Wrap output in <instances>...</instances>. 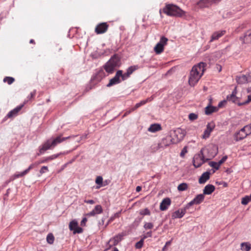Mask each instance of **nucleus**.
<instances>
[{
    "label": "nucleus",
    "mask_w": 251,
    "mask_h": 251,
    "mask_svg": "<svg viewBox=\"0 0 251 251\" xmlns=\"http://www.w3.org/2000/svg\"><path fill=\"white\" fill-rule=\"evenodd\" d=\"M247 91L248 93L249 92H251V87L249 88L248 89H247Z\"/></svg>",
    "instance_id": "338daca9"
},
{
    "label": "nucleus",
    "mask_w": 251,
    "mask_h": 251,
    "mask_svg": "<svg viewBox=\"0 0 251 251\" xmlns=\"http://www.w3.org/2000/svg\"><path fill=\"white\" fill-rule=\"evenodd\" d=\"M243 43L248 44L251 42V29L247 31L243 37H240Z\"/></svg>",
    "instance_id": "dca6fc26"
},
{
    "label": "nucleus",
    "mask_w": 251,
    "mask_h": 251,
    "mask_svg": "<svg viewBox=\"0 0 251 251\" xmlns=\"http://www.w3.org/2000/svg\"><path fill=\"white\" fill-rule=\"evenodd\" d=\"M227 158V156L226 155L223 156V158L219 161L218 162L220 166H221L224 162H225Z\"/></svg>",
    "instance_id": "3c124183"
},
{
    "label": "nucleus",
    "mask_w": 251,
    "mask_h": 251,
    "mask_svg": "<svg viewBox=\"0 0 251 251\" xmlns=\"http://www.w3.org/2000/svg\"><path fill=\"white\" fill-rule=\"evenodd\" d=\"M144 243V239L142 238L139 242H137L135 244V248L136 249H141L143 246Z\"/></svg>",
    "instance_id": "ea45409f"
},
{
    "label": "nucleus",
    "mask_w": 251,
    "mask_h": 251,
    "mask_svg": "<svg viewBox=\"0 0 251 251\" xmlns=\"http://www.w3.org/2000/svg\"><path fill=\"white\" fill-rule=\"evenodd\" d=\"M71 137H72L68 136L67 137H62L61 136H59L52 140H48L40 148L39 153H38V155H39L40 154L43 153L47 150L55 147L58 144Z\"/></svg>",
    "instance_id": "7ed1b4c3"
},
{
    "label": "nucleus",
    "mask_w": 251,
    "mask_h": 251,
    "mask_svg": "<svg viewBox=\"0 0 251 251\" xmlns=\"http://www.w3.org/2000/svg\"><path fill=\"white\" fill-rule=\"evenodd\" d=\"M65 154V153H57V154H53L51 156H50L47 157L46 160L48 161V160L54 159L58 157L60 154Z\"/></svg>",
    "instance_id": "e433bc0d"
},
{
    "label": "nucleus",
    "mask_w": 251,
    "mask_h": 251,
    "mask_svg": "<svg viewBox=\"0 0 251 251\" xmlns=\"http://www.w3.org/2000/svg\"><path fill=\"white\" fill-rule=\"evenodd\" d=\"M251 101V94L248 96V100L244 103H248Z\"/></svg>",
    "instance_id": "13d9d810"
},
{
    "label": "nucleus",
    "mask_w": 251,
    "mask_h": 251,
    "mask_svg": "<svg viewBox=\"0 0 251 251\" xmlns=\"http://www.w3.org/2000/svg\"><path fill=\"white\" fill-rule=\"evenodd\" d=\"M77 226V223L76 221L73 220L69 224V228L70 230H74Z\"/></svg>",
    "instance_id": "72a5a7b5"
},
{
    "label": "nucleus",
    "mask_w": 251,
    "mask_h": 251,
    "mask_svg": "<svg viewBox=\"0 0 251 251\" xmlns=\"http://www.w3.org/2000/svg\"><path fill=\"white\" fill-rule=\"evenodd\" d=\"M210 173L208 172H204L202 174L199 179V182L200 184H203L209 179Z\"/></svg>",
    "instance_id": "412c9836"
},
{
    "label": "nucleus",
    "mask_w": 251,
    "mask_h": 251,
    "mask_svg": "<svg viewBox=\"0 0 251 251\" xmlns=\"http://www.w3.org/2000/svg\"><path fill=\"white\" fill-rule=\"evenodd\" d=\"M204 199V195L203 194H199L194 199L195 204H199L201 203Z\"/></svg>",
    "instance_id": "a878e982"
},
{
    "label": "nucleus",
    "mask_w": 251,
    "mask_h": 251,
    "mask_svg": "<svg viewBox=\"0 0 251 251\" xmlns=\"http://www.w3.org/2000/svg\"><path fill=\"white\" fill-rule=\"evenodd\" d=\"M236 88L235 87L233 90L232 93L227 96L226 100L235 103H238V98L236 96Z\"/></svg>",
    "instance_id": "2eb2a0df"
},
{
    "label": "nucleus",
    "mask_w": 251,
    "mask_h": 251,
    "mask_svg": "<svg viewBox=\"0 0 251 251\" xmlns=\"http://www.w3.org/2000/svg\"><path fill=\"white\" fill-rule=\"evenodd\" d=\"M35 95V92H33L30 93V98H32Z\"/></svg>",
    "instance_id": "e2e57ef3"
},
{
    "label": "nucleus",
    "mask_w": 251,
    "mask_h": 251,
    "mask_svg": "<svg viewBox=\"0 0 251 251\" xmlns=\"http://www.w3.org/2000/svg\"><path fill=\"white\" fill-rule=\"evenodd\" d=\"M251 249V245L248 243H243L241 245L242 251H249Z\"/></svg>",
    "instance_id": "c85d7f7f"
},
{
    "label": "nucleus",
    "mask_w": 251,
    "mask_h": 251,
    "mask_svg": "<svg viewBox=\"0 0 251 251\" xmlns=\"http://www.w3.org/2000/svg\"><path fill=\"white\" fill-rule=\"evenodd\" d=\"M209 1V0H200L198 4L201 7H207L211 5Z\"/></svg>",
    "instance_id": "c756f323"
},
{
    "label": "nucleus",
    "mask_w": 251,
    "mask_h": 251,
    "mask_svg": "<svg viewBox=\"0 0 251 251\" xmlns=\"http://www.w3.org/2000/svg\"><path fill=\"white\" fill-rule=\"evenodd\" d=\"M103 178L101 176H98L96 179V183L99 186L97 187V188H100L102 186Z\"/></svg>",
    "instance_id": "2f4dec72"
},
{
    "label": "nucleus",
    "mask_w": 251,
    "mask_h": 251,
    "mask_svg": "<svg viewBox=\"0 0 251 251\" xmlns=\"http://www.w3.org/2000/svg\"><path fill=\"white\" fill-rule=\"evenodd\" d=\"M214 127L215 125L214 123H208L206 126V128L204 131L203 134L202 135V138L203 139H206L208 138Z\"/></svg>",
    "instance_id": "1a4fd4ad"
},
{
    "label": "nucleus",
    "mask_w": 251,
    "mask_h": 251,
    "mask_svg": "<svg viewBox=\"0 0 251 251\" xmlns=\"http://www.w3.org/2000/svg\"><path fill=\"white\" fill-rule=\"evenodd\" d=\"M236 80L238 84H241L251 82V73L237 76Z\"/></svg>",
    "instance_id": "423d86ee"
},
{
    "label": "nucleus",
    "mask_w": 251,
    "mask_h": 251,
    "mask_svg": "<svg viewBox=\"0 0 251 251\" xmlns=\"http://www.w3.org/2000/svg\"><path fill=\"white\" fill-rule=\"evenodd\" d=\"M166 251V246H164L162 249V251Z\"/></svg>",
    "instance_id": "69168bd1"
},
{
    "label": "nucleus",
    "mask_w": 251,
    "mask_h": 251,
    "mask_svg": "<svg viewBox=\"0 0 251 251\" xmlns=\"http://www.w3.org/2000/svg\"><path fill=\"white\" fill-rule=\"evenodd\" d=\"M168 39L164 36L161 37L159 42L154 48V50L157 54L161 53L164 50V47L167 43Z\"/></svg>",
    "instance_id": "39448f33"
},
{
    "label": "nucleus",
    "mask_w": 251,
    "mask_h": 251,
    "mask_svg": "<svg viewBox=\"0 0 251 251\" xmlns=\"http://www.w3.org/2000/svg\"><path fill=\"white\" fill-rule=\"evenodd\" d=\"M215 186L212 184L206 185L203 190V194L204 195H210L215 190Z\"/></svg>",
    "instance_id": "6ab92c4d"
},
{
    "label": "nucleus",
    "mask_w": 251,
    "mask_h": 251,
    "mask_svg": "<svg viewBox=\"0 0 251 251\" xmlns=\"http://www.w3.org/2000/svg\"><path fill=\"white\" fill-rule=\"evenodd\" d=\"M188 188V185L186 183H182L177 186V190L179 191H183L186 190Z\"/></svg>",
    "instance_id": "7c9ffc66"
},
{
    "label": "nucleus",
    "mask_w": 251,
    "mask_h": 251,
    "mask_svg": "<svg viewBox=\"0 0 251 251\" xmlns=\"http://www.w3.org/2000/svg\"><path fill=\"white\" fill-rule=\"evenodd\" d=\"M163 12L169 16L182 17L185 14V12L177 6L173 4H167L163 9Z\"/></svg>",
    "instance_id": "20e7f679"
},
{
    "label": "nucleus",
    "mask_w": 251,
    "mask_h": 251,
    "mask_svg": "<svg viewBox=\"0 0 251 251\" xmlns=\"http://www.w3.org/2000/svg\"><path fill=\"white\" fill-rule=\"evenodd\" d=\"M104 69L106 72L109 74H111L113 72L115 69L112 65L109 64L108 62L104 66Z\"/></svg>",
    "instance_id": "cd10ccee"
},
{
    "label": "nucleus",
    "mask_w": 251,
    "mask_h": 251,
    "mask_svg": "<svg viewBox=\"0 0 251 251\" xmlns=\"http://www.w3.org/2000/svg\"><path fill=\"white\" fill-rule=\"evenodd\" d=\"M198 117V115L194 113H191L189 115V119L190 121L195 120Z\"/></svg>",
    "instance_id": "a19ab883"
},
{
    "label": "nucleus",
    "mask_w": 251,
    "mask_h": 251,
    "mask_svg": "<svg viewBox=\"0 0 251 251\" xmlns=\"http://www.w3.org/2000/svg\"><path fill=\"white\" fill-rule=\"evenodd\" d=\"M171 244V241H168L166 243V244L165 246L167 247V246H169Z\"/></svg>",
    "instance_id": "0e129e2a"
},
{
    "label": "nucleus",
    "mask_w": 251,
    "mask_h": 251,
    "mask_svg": "<svg viewBox=\"0 0 251 251\" xmlns=\"http://www.w3.org/2000/svg\"><path fill=\"white\" fill-rule=\"evenodd\" d=\"M250 201H251V200L249 198V197L246 196L242 198L241 203L243 205H247Z\"/></svg>",
    "instance_id": "58836bf2"
},
{
    "label": "nucleus",
    "mask_w": 251,
    "mask_h": 251,
    "mask_svg": "<svg viewBox=\"0 0 251 251\" xmlns=\"http://www.w3.org/2000/svg\"><path fill=\"white\" fill-rule=\"evenodd\" d=\"M171 203V201L170 198H166L164 199L160 204V209L161 211H165L167 210Z\"/></svg>",
    "instance_id": "ddd939ff"
},
{
    "label": "nucleus",
    "mask_w": 251,
    "mask_h": 251,
    "mask_svg": "<svg viewBox=\"0 0 251 251\" xmlns=\"http://www.w3.org/2000/svg\"><path fill=\"white\" fill-rule=\"evenodd\" d=\"M161 129V126L158 124H152L148 128V131L154 133L160 130Z\"/></svg>",
    "instance_id": "b1692460"
},
{
    "label": "nucleus",
    "mask_w": 251,
    "mask_h": 251,
    "mask_svg": "<svg viewBox=\"0 0 251 251\" xmlns=\"http://www.w3.org/2000/svg\"><path fill=\"white\" fill-rule=\"evenodd\" d=\"M222 184L223 185L224 187H226L227 186V183L226 182L222 181Z\"/></svg>",
    "instance_id": "680f3d73"
},
{
    "label": "nucleus",
    "mask_w": 251,
    "mask_h": 251,
    "mask_svg": "<svg viewBox=\"0 0 251 251\" xmlns=\"http://www.w3.org/2000/svg\"><path fill=\"white\" fill-rule=\"evenodd\" d=\"M140 214L142 215H150L151 212L148 208L142 209L140 211Z\"/></svg>",
    "instance_id": "4c0bfd02"
},
{
    "label": "nucleus",
    "mask_w": 251,
    "mask_h": 251,
    "mask_svg": "<svg viewBox=\"0 0 251 251\" xmlns=\"http://www.w3.org/2000/svg\"><path fill=\"white\" fill-rule=\"evenodd\" d=\"M23 106V105H21L16 107L15 108L8 112L6 116L8 118H13L16 116L17 115L18 113L22 109Z\"/></svg>",
    "instance_id": "a211bd4d"
},
{
    "label": "nucleus",
    "mask_w": 251,
    "mask_h": 251,
    "mask_svg": "<svg viewBox=\"0 0 251 251\" xmlns=\"http://www.w3.org/2000/svg\"><path fill=\"white\" fill-rule=\"evenodd\" d=\"M209 2L210 3V5H212V4H216L218 2H219L221 0H209Z\"/></svg>",
    "instance_id": "5fc2aeb1"
},
{
    "label": "nucleus",
    "mask_w": 251,
    "mask_h": 251,
    "mask_svg": "<svg viewBox=\"0 0 251 251\" xmlns=\"http://www.w3.org/2000/svg\"><path fill=\"white\" fill-rule=\"evenodd\" d=\"M152 236V232L151 231H149L147 232L144 235L143 238V239L144 240L145 239L148 238V237H151Z\"/></svg>",
    "instance_id": "864d4df0"
},
{
    "label": "nucleus",
    "mask_w": 251,
    "mask_h": 251,
    "mask_svg": "<svg viewBox=\"0 0 251 251\" xmlns=\"http://www.w3.org/2000/svg\"><path fill=\"white\" fill-rule=\"evenodd\" d=\"M207 150L208 152L210 151H212V152L208 155V158H205L203 155V151L204 150L203 149H201L200 152L194 155L193 160V163L195 168L200 167L206 161L213 158L217 154L218 152V149L215 146L209 148Z\"/></svg>",
    "instance_id": "f257e3e1"
},
{
    "label": "nucleus",
    "mask_w": 251,
    "mask_h": 251,
    "mask_svg": "<svg viewBox=\"0 0 251 251\" xmlns=\"http://www.w3.org/2000/svg\"><path fill=\"white\" fill-rule=\"evenodd\" d=\"M33 167V165L31 164L29 166V167L27 169H26L24 171H23L21 173H18L15 174L14 176V178H18V177H22V176H25L29 171V170H30L31 169H32Z\"/></svg>",
    "instance_id": "393cba45"
},
{
    "label": "nucleus",
    "mask_w": 251,
    "mask_h": 251,
    "mask_svg": "<svg viewBox=\"0 0 251 251\" xmlns=\"http://www.w3.org/2000/svg\"><path fill=\"white\" fill-rule=\"evenodd\" d=\"M132 111L131 110V109L128 111H127L125 112V113L124 114V116H125L126 115H127V114H129L130 112H131Z\"/></svg>",
    "instance_id": "052dcab7"
},
{
    "label": "nucleus",
    "mask_w": 251,
    "mask_h": 251,
    "mask_svg": "<svg viewBox=\"0 0 251 251\" xmlns=\"http://www.w3.org/2000/svg\"><path fill=\"white\" fill-rule=\"evenodd\" d=\"M153 226V224L151 223H146L144 224V227L145 229H151Z\"/></svg>",
    "instance_id": "a18cd8bd"
},
{
    "label": "nucleus",
    "mask_w": 251,
    "mask_h": 251,
    "mask_svg": "<svg viewBox=\"0 0 251 251\" xmlns=\"http://www.w3.org/2000/svg\"><path fill=\"white\" fill-rule=\"evenodd\" d=\"M130 75L129 74H127V72L123 74V71H122V75L121 76V77L122 78V80H125L128 78Z\"/></svg>",
    "instance_id": "c03bdc74"
},
{
    "label": "nucleus",
    "mask_w": 251,
    "mask_h": 251,
    "mask_svg": "<svg viewBox=\"0 0 251 251\" xmlns=\"http://www.w3.org/2000/svg\"><path fill=\"white\" fill-rule=\"evenodd\" d=\"M141 189H142V188L140 186H138L136 188V192H140L141 190Z\"/></svg>",
    "instance_id": "bf43d9fd"
},
{
    "label": "nucleus",
    "mask_w": 251,
    "mask_h": 251,
    "mask_svg": "<svg viewBox=\"0 0 251 251\" xmlns=\"http://www.w3.org/2000/svg\"><path fill=\"white\" fill-rule=\"evenodd\" d=\"M153 99V96L146 99V100H142L140 102L137 103L134 107L131 108L132 111H134L139 107L145 104L146 103L151 101Z\"/></svg>",
    "instance_id": "f3484780"
},
{
    "label": "nucleus",
    "mask_w": 251,
    "mask_h": 251,
    "mask_svg": "<svg viewBox=\"0 0 251 251\" xmlns=\"http://www.w3.org/2000/svg\"><path fill=\"white\" fill-rule=\"evenodd\" d=\"M48 171V168L47 166H43L40 171V173L41 174H42L46 173Z\"/></svg>",
    "instance_id": "8fccbe9b"
},
{
    "label": "nucleus",
    "mask_w": 251,
    "mask_h": 251,
    "mask_svg": "<svg viewBox=\"0 0 251 251\" xmlns=\"http://www.w3.org/2000/svg\"><path fill=\"white\" fill-rule=\"evenodd\" d=\"M108 28V25L106 23L99 24L95 28V32L97 34H102L105 32Z\"/></svg>",
    "instance_id": "f8f14e48"
},
{
    "label": "nucleus",
    "mask_w": 251,
    "mask_h": 251,
    "mask_svg": "<svg viewBox=\"0 0 251 251\" xmlns=\"http://www.w3.org/2000/svg\"><path fill=\"white\" fill-rule=\"evenodd\" d=\"M248 135H249V134L246 132L245 129L243 127L240 131L235 134L234 138L236 141H238L243 140Z\"/></svg>",
    "instance_id": "9d476101"
},
{
    "label": "nucleus",
    "mask_w": 251,
    "mask_h": 251,
    "mask_svg": "<svg viewBox=\"0 0 251 251\" xmlns=\"http://www.w3.org/2000/svg\"><path fill=\"white\" fill-rule=\"evenodd\" d=\"M209 165L212 168H214L216 170H218L220 168V165L218 162L211 161L209 163Z\"/></svg>",
    "instance_id": "f704fd0d"
},
{
    "label": "nucleus",
    "mask_w": 251,
    "mask_h": 251,
    "mask_svg": "<svg viewBox=\"0 0 251 251\" xmlns=\"http://www.w3.org/2000/svg\"><path fill=\"white\" fill-rule=\"evenodd\" d=\"M84 202L86 203H89V204H94L95 203V201L92 200H85Z\"/></svg>",
    "instance_id": "4d7b16f0"
},
{
    "label": "nucleus",
    "mask_w": 251,
    "mask_h": 251,
    "mask_svg": "<svg viewBox=\"0 0 251 251\" xmlns=\"http://www.w3.org/2000/svg\"><path fill=\"white\" fill-rule=\"evenodd\" d=\"M126 235V234L125 232H121L118 235L114 236L113 238L111 239L109 242L111 244V246H116L122 240H123V237Z\"/></svg>",
    "instance_id": "6e6552de"
},
{
    "label": "nucleus",
    "mask_w": 251,
    "mask_h": 251,
    "mask_svg": "<svg viewBox=\"0 0 251 251\" xmlns=\"http://www.w3.org/2000/svg\"><path fill=\"white\" fill-rule=\"evenodd\" d=\"M122 75V70H118L114 77L111 78L109 83L106 85L107 87H111L114 85L119 84L121 82L120 78Z\"/></svg>",
    "instance_id": "0eeeda50"
},
{
    "label": "nucleus",
    "mask_w": 251,
    "mask_h": 251,
    "mask_svg": "<svg viewBox=\"0 0 251 251\" xmlns=\"http://www.w3.org/2000/svg\"><path fill=\"white\" fill-rule=\"evenodd\" d=\"M167 139H163L161 142V143H158L157 144V145H154V147L153 146H152V150H154V151H155L156 150H158V149H159L160 148H163V145L165 146H168V144H165V141L167 140Z\"/></svg>",
    "instance_id": "bb28decb"
},
{
    "label": "nucleus",
    "mask_w": 251,
    "mask_h": 251,
    "mask_svg": "<svg viewBox=\"0 0 251 251\" xmlns=\"http://www.w3.org/2000/svg\"><path fill=\"white\" fill-rule=\"evenodd\" d=\"M226 103V100L221 101V102H220L219 103L218 106L217 107H218L219 109V108H221V107H223L224 105H225Z\"/></svg>",
    "instance_id": "603ef678"
},
{
    "label": "nucleus",
    "mask_w": 251,
    "mask_h": 251,
    "mask_svg": "<svg viewBox=\"0 0 251 251\" xmlns=\"http://www.w3.org/2000/svg\"><path fill=\"white\" fill-rule=\"evenodd\" d=\"M193 204H195V202L194 200V199L191 201H190L189 203H188L184 207L185 209L186 210L188 209L189 208V207L190 206H191L192 205H193Z\"/></svg>",
    "instance_id": "49530a36"
},
{
    "label": "nucleus",
    "mask_w": 251,
    "mask_h": 251,
    "mask_svg": "<svg viewBox=\"0 0 251 251\" xmlns=\"http://www.w3.org/2000/svg\"><path fill=\"white\" fill-rule=\"evenodd\" d=\"M136 69L137 68L136 67V66H130L127 69L126 71L127 72V74H129L130 75H131L135 70H136Z\"/></svg>",
    "instance_id": "37998d69"
},
{
    "label": "nucleus",
    "mask_w": 251,
    "mask_h": 251,
    "mask_svg": "<svg viewBox=\"0 0 251 251\" xmlns=\"http://www.w3.org/2000/svg\"><path fill=\"white\" fill-rule=\"evenodd\" d=\"M120 60L119 58L116 55L112 56L110 60L107 62L109 64L112 65L114 67L116 68L119 66Z\"/></svg>",
    "instance_id": "4be33fe9"
},
{
    "label": "nucleus",
    "mask_w": 251,
    "mask_h": 251,
    "mask_svg": "<svg viewBox=\"0 0 251 251\" xmlns=\"http://www.w3.org/2000/svg\"><path fill=\"white\" fill-rule=\"evenodd\" d=\"M112 251H119V250L117 248H115L114 250Z\"/></svg>",
    "instance_id": "774afa93"
},
{
    "label": "nucleus",
    "mask_w": 251,
    "mask_h": 251,
    "mask_svg": "<svg viewBox=\"0 0 251 251\" xmlns=\"http://www.w3.org/2000/svg\"><path fill=\"white\" fill-rule=\"evenodd\" d=\"M82 231L83 229L81 227L77 226V227H76V228L74 230V233H82Z\"/></svg>",
    "instance_id": "de8ad7c7"
},
{
    "label": "nucleus",
    "mask_w": 251,
    "mask_h": 251,
    "mask_svg": "<svg viewBox=\"0 0 251 251\" xmlns=\"http://www.w3.org/2000/svg\"><path fill=\"white\" fill-rule=\"evenodd\" d=\"M187 152L186 147H184L181 151L180 156L182 157H183L186 154V153Z\"/></svg>",
    "instance_id": "09e8293b"
},
{
    "label": "nucleus",
    "mask_w": 251,
    "mask_h": 251,
    "mask_svg": "<svg viewBox=\"0 0 251 251\" xmlns=\"http://www.w3.org/2000/svg\"><path fill=\"white\" fill-rule=\"evenodd\" d=\"M244 128L245 129V131L247 132V134L249 135L251 134V123L244 126Z\"/></svg>",
    "instance_id": "79ce46f5"
},
{
    "label": "nucleus",
    "mask_w": 251,
    "mask_h": 251,
    "mask_svg": "<svg viewBox=\"0 0 251 251\" xmlns=\"http://www.w3.org/2000/svg\"><path fill=\"white\" fill-rule=\"evenodd\" d=\"M14 81V78L12 77L6 76L4 78L3 81L7 82L8 84H12Z\"/></svg>",
    "instance_id": "c9c22d12"
},
{
    "label": "nucleus",
    "mask_w": 251,
    "mask_h": 251,
    "mask_svg": "<svg viewBox=\"0 0 251 251\" xmlns=\"http://www.w3.org/2000/svg\"><path fill=\"white\" fill-rule=\"evenodd\" d=\"M186 212V210L184 207L176 211L174 213L173 216L175 218H181L184 215Z\"/></svg>",
    "instance_id": "aec40b11"
},
{
    "label": "nucleus",
    "mask_w": 251,
    "mask_h": 251,
    "mask_svg": "<svg viewBox=\"0 0 251 251\" xmlns=\"http://www.w3.org/2000/svg\"><path fill=\"white\" fill-rule=\"evenodd\" d=\"M102 211L103 210L101 206L100 205H97L92 211L87 213L86 215L88 217L94 216L97 214L101 213Z\"/></svg>",
    "instance_id": "4468645a"
},
{
    "label": "nucleus",
    "mask_w": 251,
    "mask_h": 251,
    "mask_svg": "<svg viewBox=\"0 0 251 251\" xmlns=\"http://www.w3.org/2000/svg\"><path fill=\"white\" fill-rule=\"evenodd\" d=\"M54 237L52 233H49L47 236V242L50 244H52L54 242Z\"/></svg>",
    "instance_id": "473e14b6"
},
{
    "label": "nucleus",
    "mask_w": 251,
    "mask_h": 251,
    "mask_svg": "<svg viewBox=\"0 0 251 251\" xmlns=\"http://www.w3.org/2000/svg\"><path fill=\"white\" fill-rule=\"evenodd\" d=\"M218 110V107L211 105H208L205 108V114L209 115L213 112L217 111Z\"/></svg>",
    "instance_id": "5701e85b"
},
{
    "label": "nucleus",
    "mask_w": 251,
    "mask_h": 251,
    "mask_svg": "<svg viewBox=\"0 0 251 251\" xmlns=\"http://www.w3.org/2000/svg\"><path fill=\"white\" fill-rule=\"evenodd\" d=\"M205 66V63L200 62L193 67L189 78V83L191 86H194L199 81L203 75Z\"/></svg>",
    "instance_id": "f03ea898"
},
{
    "label": "nucleus",
    "mask_w": 251,
    "mask_h": 251,
    "mask_svg": "<svg viewBox=\"0 0 251 251\" xmlns=\"http://www.w3.org/2000/svg\"><path fill=\"white\" fill-rule=\"evenodd\" d=\"M226 33L225 30H219L214 32L212 33L209 42H212L214 41L218 40L222 36H224Z\"/></svg>",
    "instance_id": "9b49d317"
},
{
    "label": "nucleus",
    "mask_w": 251,
    "mask_h": 251,
    "mask_svg": "<svg viewBox=\"0 0 251 251\" xmlns=\"http://www.w3.org/2000/svg\"><path fill=\"white\" fill-rule=\"evenodd\" d=\"M87 219L86 218H83L81 222V226H84L85 225V223L87 222Z\"/></svg>",
    "instance_id": "6e6d98bb"
}]
</instances>
